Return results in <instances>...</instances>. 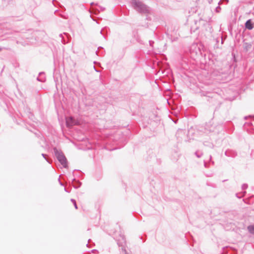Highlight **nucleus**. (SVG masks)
<instances>
[{
    "label": "nucleus",
    "instance_id": "obj_1",
    "mask_svg": "<svg viewBox=\"0 0 254 254\" xmlns=\"http://www.w3.org/2000/svg\"><path fill=\"white\" fill-rule=\"evenodd\" d=\"M56 155L57 159L63 167L67 168L68 166L67 161L64 154L62 152H57Z\"/></svg>",
    "mask_w": 254,
    "mask_h": 254
},
{
    "label": "nucleus",
    "instance_id": "obj_2",
    "mask_svg": "<svg viewBox=\"0 0 254 254\" xmlns=\"http://www.w3.org/2000/svg\"><path fill=\"white\" fill-rule=\"evenodd\" d=\"M66 125L67 126H72L76 124L75 121L71 117H69L66 120Z\"/></svg>",
    "mask_w": 254,
    "mask_h": 254
},
{
    "label": "nucleus",
    "instance_id": "obj_3",
    "mask_svg": "<svg viewBox=\"0 0 254 254\" xmlns=\"http://www.w3.org/2000/svg\"><path fill=\"white\" fill-rule=\"evenodd\" d=\"M245 26L246 28H247L249 30H251L253 28V25L252 23V21L251 19L248 20L245 24Z\"/></svg>",
    "mask_w": 254,
    "mask_h": 254
},
{
    "label": "nucleus",
    "instance_id": "obj_4",
    "mask_svg": "<svg viewBox=\"0 0 254 254\" xmlns=\"http://www.w3.org/2000/svg\"><path fill=\"white\" fill-rule=\"evenodd\" d=\"M248 228L250 233L254 234V226H250Z\"/></svg>",
    "mask_w": 254,
    "mask_h": 254
},
{
    "label": "nucleus",
    "instance_id": "obj_5",
    "mask_svg": "<svg viewBox=\"0 0 254 254\" xmlns=\"http://www.w3.org/2000/svg\"><path fill=\"white\" fill-rule=\"evenodd\" d=\"M74 205H75V208H77L76 204H75V203H74Z\"/></svg>",
    "mask_w": 254,
    "mask_h": 254
}]
</instances>
